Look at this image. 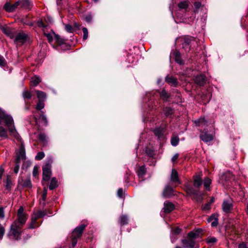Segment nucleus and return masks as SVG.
Masks as SVG:
<instances>
[{"label":"nucleus","mask_w":248,"mask_h":248,"mask_svg":"<svg viewBox=\"0 0 248 248\" xmlns=\"http://www.w3.org/2000/svg\"><path fill=\"white\" fill-rule=\"evenodd\" d=\"M212 183L211 180L208 177H205L203 180V185L205 188L208 190H210V186Z\"/></svg>","instance_id":"31"},{"label":"nucleus","mask_w":248,"mask_h":248,"mask_svg":"<svg viewBox=\"0 0 248 248\" xmlns=\"http://www.w3.org/2000/svg\"><path fill=\"white\" fill-rule=\"evenodd\" d=\"M217 241V239L215 237H208L207 239V242L208 244H213Z\"/></svg>","instance_id":"47"},{"label":"nucleus","mask_w":248,"mask_h":248,"mask_svg":"<svg viewBox=\"0 0 248 248\" xmlns=\"http://www.w3.org/2000/svg\"><path fill=\"white\" fill-rule=\"evenodd\" d=\"M164 112L167 116L170 115L173 113V110L170 108H166L164 109Z\"/></svg>","instance_id":"48"},{"label":"nucleus","mask_w":248,"mask_h":248,"mask_svg":"<svg viewBox=\"0 0 248 248\" xmlns=\"http://www.w3.org/2000/svg\"><path fill=\"white\" fill-rule=\"evenodd\" d=\"M18 6H19V5L17 1L12 4L6 3L4 6V9L8 12H12L14 11Z\"/></svg>","instance_id":"13"},{"label":"nucleus","mask_w":248,"mask_h":248,"mask_svg":"<svg viewBox=\"0 0 248 248\" xmlns=\"http://www.w3.org/2000/svg\"><path fill=\"white\" fill-rule=\"evenodd\" d=\"M28 218V215L24 212V208L21 206L18 209L17 218L13 222H16L17 224L23 226Z\"/></svg>","instance_id":"3"},{"label":"nucleus","mask_w":248,"mask_h":248,"mask_svg":"<svg viewBox=\"0 0 248 248\" xmlns=\"http://www.w3.org/2000/svg\"><path fill=\"white\" fill-rule=\"evenodd\" d=\"M178 157H179V154H175L173 157H172L171 158V161L172 162L174 163L176 162V161L177 160V159L178 158Z\"/></svg>","instance_id":"55"},{"label":"nucleus","mask_w":248,"mask_h":248,"mask_svg":"<svg viewBox=\"0 0 248 248\" xmlns=\"http://www.w3.org/2000/svg\"><path fill=\"white\" fill-rule=\"evenodd\" d=\"M208 221L209 222L212 221L211 222V226L212 227H216L218 224L217 218H214L213 216H211L209 218H208Z\"/></svg>","instance_id":"39"},{"label":"nucleus","mask_w":248,"mask_h":248,"mask_svg":"<svg viewBox=\"0 0 248 248\" xmlns=\"http://www.w3.org/2000/svg\"><path fill=\"white\" fill-rule=\"evenodd\" d=\"M85 224H81L77 227L72 232L71 235L72 247L74 248L77 244L78 239L81 237L83 231L86 227Z\"/></svg>","instance_id":"2"},{"label":"nucleus","mask_w":248,"mask_h":248,"mask_svg":"<svg viewBox=\"0 0 248 248\" xmlns=\"http://www.w3.org/2000/svg\"><path fill=\"white\" fill-rule=\"evenodd\" d=\"M36 93L39 100H43L45 99L46 94L44 92L40 91H36Z\"/></svg>","instance_id":"36"},{"label":"nucleus","mask_w":248,"mask_h":248,"mask_svg":"<svg viewBox=\"0 0 248 248\" xmlns=\"http://www.w3.org/2000/svg\"><path fill=\"white\" fill-rule=\"evenodd\" d=\"M4 217V209L2 207H0V218L3 219Z\"/></svg>","instance_id":"54"},{"label":"nucleus","mask_w":248,"mask_h":248,"mask_svg":"<svg viewBox=\"0 0 248 248\" xmlns=\"http://www.w3.org/2000/svg\"><path fill=\"white\" fill-rule=\"evenodd\" d=\"M82 31L83 32V40H86L88 37V31L86 28H83Z\"/></svg>","instance_id":"45"},{"label":"nucleus","mask_w":248,"mask_h":248,"mask_svg":"<svg viewBox=\"0 0 248 248\" xmlns=\"http://www.w3.org/2000/svg\"><path fill=\"white\" fill-rule=\"evenodd\" d=\"M238 248H247V247L246 244L242 243L239 245Z\"/></svg>","instance_id":"63"},{"label":"nucleus","mask_w":248,"mask_h":248,"mask_svg":"<svg viewBox=\"0 0 248 248\" xmlns=\"http://www.w3.org/2000/svg\"><path fill=\"white\" fill-rule=\"evenodd\" d=\"M65 29L69 32H72L73 31L72 27L69 24H66L65 25Z\"/></svg>","instance_id":"51"},{"label":"nucleus","mask_w":248,"mask_h":248,"mask_svg":"<svg viewBox=\"0 0 248 248\" xmlns=\"http://www.w3.org/2000/svg\"><path fill=\"white\" fill-rule=\"evenodd\" d=\"M155 135L157 136L158 139H161L163 137V129L160 128H156L154 130Z\"/></svg>","instance_id":"32"},{"label":"nucleus","mask_w":248,"mask_h":248,"mask_svg":"<svg viewBox=\"0 0 248 248\" xmlns=\"http://www.w3.org/2000/svg\"><path fill=\"white\" fill-rule=\"evenodd\" d=\"M195 124L197 126L204 125L206 124L204 118H201L195 121Z\"/></svg>","instance_id":"38"},{"label":"nucleus","mask_w":248,"mask_h":248,"mask_svg":"<svg viewBox=\"0 0 248 248\" xmlns=\"http://www.w3.org/2000/svg\"><path fill=\"white\" fill-rule=\"evenodd\" d=\"M45 156V154L44 152H40L37 153V155L35 156V159L40 160L42 159Z\"/></svg>","instance_id":"44"},{"label":"nucleus","mask_w":248,"mask_h":248,"mask_svg":"<svg viewBox=\"0 0 248 248\" xmlns=\"http://www.w3.org/2000/svg\"><path fill=\"white\" fill-rule=\"evenodd\" d=\"M85 20L87 22H90L92 20V16L91 14L86 15L85 17Z\"/></svg>","instance_id":"53"},{"label":"nucleus","mask_w":248,"mask_h":248,"mask_svg":"<svg viewBox=\"0 0 248 248\" xmlns=\"http://www.w3.org/2000/svg\"><path fill=\"white\" fill-rule=\"evenodd\" d=\"M0 137L6 139L8 135L6 130L2 126L0 127Z\"/></svg>","instance_id":"37"},{"label":"nucleus","mask_w":248,"mask_h":248,"mask_svg":"<svg viewBox=\"0 0 248 248\" xmlns=\"http://www.w3.org/2000/svg\"><path fill=\"white\" fill-rule=\"evenodd\" d=\"M39 115L40 116L39 118H37L36 115H34V116L36 124L39 126H40L41 124L46 125L47 124L46 117L43 114H39Z\"/></svg>","instance_id":"6"},{"label":"nucleus","mask_w":248,"mask_h":248,"mask_svg":"<svg viewBox=\"0 0 248 248\" xmlns=\"http://www.w3.org/2000/svg\"><path fill=\"white\" fill-rule=\"evenodd\" d=\"M232 208V203L231 200H227L223 201L222 203V209L225 212H230Z\"/></svg>","instance_id":"8"},{"label":"nucleus","mask_w":248,"mask_h":248,"mask_svg":"<svg viewBox=\"0 0 248 248\" xmlns=\"http://www.w3.org/2000/svg\"><path fill=\"white\" fill-rule=\"evenodd\" d=\"M51 174V165L49 163H46L43 167V179L46 181H48Z\"/></svg>","instance_id":"4"},{"label":"nucleus","mask_w":248,"mask_h":248,"mask_svg":"<svg viewBox=\"0 0 248 248\" xmlns=\"http://www.w3.org/2000/svg\"><path fill=\"white\" fill-rule=\"evenodd\" d=\"M2 32L6 35L8 36L10 38H13L14 37L15 30L8 27H2L1 28Z\"/></svg>","instance_id":"10"},{"label":"nucleus","mask_w":248,"mask_h":248,"mask_svg":"<svg viewBox=\"0 0 248 248\" xmlns=\"http://www.w3.org/2000/svg\"><path fill=\"white\" fill-rule=\"evenodd\" d=\"M5 64V61L3 57L0 56V66H3Z\"/></svg>","instance_id":"60"},{"label":"nucleus","mask_w":248,"mask_h":248,"mask_svg":"<svg viewBox=\"0 0 248 248\" xmlns=\"http://www.w3.org/2000/svg\"><path fill=\"white\" fill-rule=\"evenodd\" d=\"M44 107V103L42 101V100H39L38 103H37L36 105V109L40 110L43 108Z\"/></svg>","instance_id":"43"},{"label":"nucleus","mask_w":248,"mask_h":248,"mask_svg":"<svg viewBox=\"0 0 248 248\" xmlns=\"http://www.w3.org/2000/svg\"><path fill=\"white\" fill-rule=\"evenodd\" d=\"M200 138L203 141L208 142L213 140V136L207 132H202L200 135Z\"/></svg>","instance_id":"15"},{"label":"nucleus","mask_w":248,"mask_h":248,"mask_svg":"<svg viewBox=\"0 0 248 248\" xmlns=\"http://www.w3.org/2000/svg\"><path fill=\"white\" fill-rule=\"evenodd\" d=\"M57 186V181L55 178H53L51 180L49 186V188L50 190H53Z\"/></svg>","instance_id":"34"},{"label":"nucleus","mask_w":248,"mask_h":248,"mask_svg":"<svg viewBox=\"0 0 248 248\" xmlns=\"http://www.w3.org/2000/svg\"><path fill=\"white\" fill-rule=\"evenodd\" d=\"M194 179V186L196 188H199L202 184V181L200 175H195L193 177Z\"/></svg>","instance_id":"21"},{"label":"nucleus","mask_w":248,"mask_h":248,"mask_svg":"<svg viewBox=\"0 0 248 248\" xmlns=\"http://www.w3.org/2000/svg\"><path fill=\"white\" fill-rule=\"evenodd\" d=\"M22 226L17 224L16 222H13L8 233L10 238L14 240L20 239L22 232Z\"/></svg>","instance_id":"1"},{"label":"nucleus","mask_w":248,"mask_h":248,"mask_svg":"<svg viewBox=\"0 0 248 248\" xmlns=\"http://www.w3.org/2000/svg\"><path fill=\"white\" fill-rule=\"evenodd\" d=\"M46 196H47V190H46V189L45 188L44 189L43 193L42 195V199L43 201H45Z\"/></svg>","instance_id":"56"},{"label":"nucleus","mask_w":248,"mask_h":248,"mask_svg":"<svg viewBox=\"0 0 248 248\" xmlns=\"http://www.w3.org/2000/svg\"><path fill=\"white\" fill-rule=\"evenodd\" d=\"M200 237L199 232H189L187 234V237L188 238H191L194 240L196 239L199 238Z\"/></svg>","instance_id":"28"},{"label":"nucleus","mask_w":248,"mask_h":248,"mask_svg":"<svg viewBox=\"0 0 248 248\" xmlns=\"http://www.w3.org/2000/svg\"><path fill=\"white\" fill-rule=\"evenodd\" d=\"M192 39H193L192 37H184L182 38L181 39V41L182 42V44L183 47L184 48H186V49L188 48V50H189L190 47L188 46H189Z\"/></svg>","instance_id":"17"},{"label":"nucleus","mask_w":248,"mask_h":248,"mask_svg":"<svg viewBox=\"0 0 248 248\" xmlns=\"http://www.w3.org/2000/svg\"><path fill=\"white\" fill-rule=\"evenodd\" d=\"M4 172V168L2 166H0V179H1Z\"/></svg>","instance_id":"61"},{"label":"nucleus","mask_w":248,"mask_h":248,"mask_svg":"<svg viewBox=\"0 0 248 248\" xmlns=\"http://www.w3.org/2000/svg\"><path fill=\"white\" fill-rule=\"evenodd\" d=\"M5 189L8 191H10L13 186V184L12 180V177L10 175H6V178L4 181Z\"/></svg>","instance_id":"18"},{"label":"nucleus","mask_w":248,"mask_h":248,"mask_svg":"<svg viewBox=\"0 0 248 248\" xmlns=\"http://www.w3.org/2000/svg\"><path fill=\"white\" fill-rule=\"evenodd\" d=\"M166 81L170 85L173 86H176L178 84L177 79L171 76H167L165 78Z\"/></svg>","instance_id":"23"},{"label":"nucleus","mask_w":248,"mask_h":248,"mask_svg":"<svg viewBox=\"0 0 248 248\" xmlns=\"http://www.w3.org/2000/svg\"><path fill=\"white\" fill-rule=\"evenodd\" d=\"M146 172V169L144 166H141L140 167L138 171H137V174L140 179H141V181L143 180V177Z\"/></svg>","instance_id":"27"},{"label":"nucleus","mask_w":248,"mask_h":248,"mask_svg":"<svg viewBox=\"0 0 248 248\" xmlns=\"http://www.w3.org/2000/svg\"><path fill=\"white\" fill-rule=\"evenodd\" d=\"M173 188L170 186H167L164 191L163 196L165 197H170L173 194Z\"/></svg>","instance_id":"25"},{"label":"nucleus","mask_w":248,"mask_h":248,"mask_svg":"<svg viewBox=\"0 0 248 248\" xmlns=\"http://www.w3.org/2000/svg\"><path fill=\"white\" fill-rule=\"evenodd\" d=\"M195 11H197L200 7H202V3L199 1H196L194 3Z\"/></svg>","instance_id":"49"},{"label":"nucleus","mask_w":248,"mask_h":248,"mask_svg":"<svg viewBox=\"0 0 248 248\" xmlns=\"http://www.w3.org/2000/svg\"><path fill=\"white\" fill-rule=\"evenodd\" d=\"M181 242L185 248H194L196 244L195 240L188 237L187 239H182Z\"/></svg>","instance_id":"7"},{"label":"nucleus","mask_w":248,"mask_h":248,"mask_svg":"<svg viewBox=\"0 0 248 248\" xmlns=\"http://www.w3.org/2000/svg\"><path fill=\"white\" fill-rule=\"evenodd\" d=\"M174 209V205L171 202L166 201L164 203L163 208V212L166 214H168L171 212Z\"/></svg>","instance_id":"9"},{"label":"nucleus","mask_w":248,"mask_h":248,"mask_svg":"<svg viewBox=\"0 0 248 248\" xmlns=\"http://www.w3.org/2000/svg\"><path fill=\"white\" fill-rule=\"evenodd\" d=\"M170 180L173 183H180L178 177V173L175 169H173L171 170V173L170 175Z\"/></svg>","instance_id":"20"},{"label":"nucleus","mask_w":248,"mask_h":248,"mask_svg":"<svg viewBox=\"0 0 248 248\" xmlns=\"http://www.w3.org/2000/svg\"><path fill=\"white\" fill-rule=\"evenodd\" d=\"M18 183V185H20L23 187L26 188H31L32 186L31 181L30 178H27L25 180L22 179H19Z\"/></svg>","instance_id":"16"},{"label":"nucleus","mask_w":248,"mask_h":248,"mask_svg":"<svg viewBox=\"0 0 248 248\" xmlns=\"http://www.w3.org/2000/svg\"><path fill=\"white\" fill-rule=\"evenodd\" d=\"M22 95L24 99H30L31 98V93L27 90H25L23 92Z\"/></svg>","instance_id":"41"},{"label":"nucleus","mask_w":248,"mask_h":248,"mask_svg":"<svg viewBox=\"0 0 248 248\" xmlns=\"http://www.w3.org/2000/svg\"><path fill=\"white\" fill-rule=\"evenodd\" d=\"M15 163H16V166L14 167V171L16 174H17L19 170L20 163L15 162Z\"/></svg>","instance_id":"52"},{"label":"nucleus","mask_w":248,"mask_h":248,"mask_svg":"<svg viewBox=\"0 0 248 248\" xmlns=\"http://www.w3.org/2000/svg\"><path fill=\"white\" fill-rule=\"evenodd\" d=\"M40 225V224L37 222V219L35 217L31 216V222L28 224V228L31 229H35L38 227Z\"/></svg>","instance_id":"22"},{"label":"nucleus","mask_w":248,"mask_h":248,"mask_svg":"<svg viewBox=\"0 0 248 248\" xmlns=\"http://www.w3.org/2000/svg\"><path fill=\"white\" fill-rule=\"evenodd\" d=\"M26 39L27 35L23 32H20L16 37L15 42L22 44L26 41Z\"/></svg>","instance_id":"11"},{"label":"nucleus","mask_w":248,"mask_h":248,"mask_svg":"<svg viewBox=\"0 0 248 248\" xmlns=\"http://www.w3.org/2000/svg\"><path fill=\"white\" fill-rule=\"evenodd\" d=\"M120 223L121 225H124L128 223V218L125 215H122L120 217Z\"/></svg>","instance_id":"35"},{"label":"nucleus","mask_w":248,"mask_h":248,"mask_svg":"<svg viewBox=\"0 0 248 248\" xmlns=\"http://www.w3.org/2000/svg\"><path fill=\"white\" fill-rule=\"evenodd\" d=\"M181 231V230L180 228H177L174 230V232L175 233L178 234Z\"/></svg>","instance_id":"64"},{"label":"nucleus","mask_w":248,"mask_h":248,"mask_svg":"<svg viewBox=\"0 0 248 248\" xmlns=\"http://www.w3.org/2000/svg\"><path fill=\"white\" fill-rule=\"evenodd\" d=\"M45 35L47 39L49 42H51L53 40V35H55V33L53 32L52 33H45Z\"/></svg>","instance_id":"42"},{"label":"nucleus","mask_w":248,"mask_h":248,"mask_svg":"<svg viewBox=\"0 0 248 248\" xmlns=\"http://www.w3.org/2000/svg\"><path fill=\"white\" fill-rule=\"evenodd\" d=\"M186 191L188 194H192L194 195L197 194V192L191 187H187Z\"/></svg>","instance_id":"46"},{"label":"nucleus","mask_w":248,"mask_h":248,"mask_svg":"<svg viewBox=\"0 0 248 248\" xmlns=\"http://www.w3.org/2000/svg\"><path fill=\"white\" fill-rule=\"evenodd\" d=\"M173 55L174 57L175 61L176 62L180 64H182L184 63L183 61L181 58L180 53L178 51H175L173 52Z\"/></svg>","instance_id":"26"},{"label":"nucleus","mask_w":248,"mask_h":248,"mask_svg":"<svg viewBox=\"0 0 248 248\" xmlns=\"http://www.w3.org/2000/svg\"><path fill=\"white\" fill-rule=\"evenodd\" d=\"M205 76L200 75L197 76L194 79L195 82L200 86H203L205 83Z\"/></svg>","instance_id":"14"},{"label":"nucleus","mask_w":248,"mask_h":248,"mask_svg":"<svg viewBox=\"0 0 248 248\" xmlns=\"http://www.w3.org/2000/svg\"><path fill=\"white\" fill-rule=\"evenodd\" d=\"M17 2L19 6L21 8L30 9L31 6V3L29 0H19Z\"/></svg>","instance_id":"19"},{"label":"nucleus","mask_w":248,"mask_h":248,"mask_svg":"<svg viewBox=\"0 0 248 248\" xmlns=\"http://www.w3.org/2000/svg\"><path fill=\"white\" fill-rule=\"evenodd\" d=\"M189 6V2L188 1L184 0L180 2L178 4V6L180 10H185L186 11L188 8Z\"/></svg>","instance_id":"24"},{"label":"nucleus","mask_w":248,"mask_h":248,"mask_svg":"<svg viewBox=\"0 0 248 248\" xmlns=\"http://www.w3.org/2000/svg\"><path fill=\"white\" fill-rule=\"evenodd\" d=\"M210 203L209 202L203 207V210H209L210 209Z\"/></svg>","instance_id":"62"},{"label":"nucleus","mask_w":248,"mask_h":248,"mask_svg":"<svg viewBox=\"0 0 248 248\" xmlns=\"http://www.w3.org/2000/svg\"><path fill=\"white\" fill-rule=\"evenodd\" d=\"M160 95L163 100L165 101H167L170 96V94L168 93L164 89L160 92Z\"/></svg>","instance_id":"30"},{"label":"nucleus","mask_w":248,"mask_h":248,"mask_svg":"<svg viewBox=\"0 0 248 248\" xmlns=\"http://www.w3.org/2000/svg\"><path fill=\"white\" fill-rule=\"evenodd\" d=\"M33 175L36 176L38 174V167L34 166L33 170Z\"/></svg>","instance_id":"58"},{"label":"nucleus","mask_w":248,"mask_h":248,"mask_svg":"<svg viewBox=\"0 0 248 248\" xmlns=\"http://www.w3.org/2000/svg\"><path fill=\"white\" fill-rule=\"evenodd\" d=\"M146 153L149 156H152L154 155L153 151L150 149H147L146 150Z\"/></svg>","instance_id":"59"},{"label":"nucleus","mask_w":248,"mask_h":248,"mask_svg":"<svg viewBox=\"0 0 248 248\" xmlns=\"http://www.w3.org/2000/svg\"><path fill=\"white\" fill-rule=\"evenodd\" d=\"M179 141V139L178 136H173L171 139V144L173 146H176L178 145Z\"/></svg>","instance_id":"40"},{"label":"nucleus","mask_w":248,"mask_h":248,"mask_svg":"<svg viewBox=\"0 0 248 248\" xmlns=\"http://www.w3.org/2000/svg\"><path fill=\"white\" fill-rule=\"evenodd\" d=\"M38 138L39 140L43 142L46 140V136L44 133H40L38 135Z\"/></svg>","instance_id":"50"},{"label":"nucleus","mask_w":248,"mask_h":248,"mask_svg":"<svg viewBox=\"0 0 248 248\" xmlns=\"http://www.w3.org/2000/svg\"><path fill=\"white\" fill-rule=\"evenodd\" d=\"M232 177L233 175L232 173L227 172L222 175L221 180L223 185H226L229 181L232 179Z\"/></svg>","instance_id":"12"},{"label":"nucleus","mask_w":248,"mask_h":248,"mask_svg":"<svg viewBox=\"0 0 248 248\" xmlns=\"http://www.w3.org/2000/svg\"><path fill=\"white\" fill-rule=\"evenodd\" d=\"M46 215V213L43 211H38L37 212H34L32 216L35 217L37 220L38 219L44 217Z\"/></svg>","instance_id":"29"},{"label":"nucleus","mask_w":248,"mask_h":248,"mask_svg":"<svg viewBox=\"0 0 248 248\" xmlns=\"http://www.w3.org/2000/svg\"><path fill=\"white\" fill-rule=\"evenodd\" d=\"M123 195V190L122 188H119L117 191V195L118 197L121 198Z\"/></svg>","instance_id":"57"},{"label":"nucleus","mask_w":248,"mask_h":248,"mask_svg":"<svg viewBox=\"0 0 248 248\" xmlns=\"http://www.w3.org/2000/svg\"><path fill=\"white\" fill-rule=\"evenodd\" d=\"M31 82L33 86H35L41 82V79L39 77L35 76L31 78Z\"/></svg>","instance_id":"33"},{"label":"nucleus","mask_w":248,"mask_h":248,"mask_svg":"<svg viewBox=\"0 0 248 248\" xmlns=\"http://www.w3.org/2000/svg\"><path fill=\"white\" fill-rule=\"evenodd\" d=\"M26 159L25 149L23 144L21 143L19 150L15 159V162L20 163L21 160Z\"/></svg>","instance_id":"5"}]
</instances>
